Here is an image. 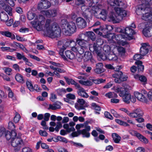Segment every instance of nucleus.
<instances>
[{
	"mask_svg": "<svg viewBox=\"0 0 152 152\" xmlns=\"http://www.w3.org/2000/svg\"><path fill=\"white\" fill-rule=\"evenodd\" d=\"M35 16V14L31 11L27 13L28 20H31L35 17L34 20L31 21V23L37 31H43L48 36L52 38L60 36L61 30L56 23L50 19H47L45 23V18L41 15Z\"/></svg>",
	"mask_w": 152,
	"mask_h": 152,
	"instance_id": "f257e3e1",
	"label": "nucleus"
},
{
	"mask_svg": "<svg viewBox=\"0 0 152 152\" xmlns=\"http://www.w3.org/2000/svg\"><path fill=\"white\" fill-rule=\"evenodd\" d=\"M107 3L114 9V12L108 16L109 21L114 23H119L126 16L127 12L123 9L126 7V5L121 0H108Z\"/></svg>",
	"mask_w": 152,
	"mask_h": 152,
	"instance_id": "f03ea898",
	"label": "nucleus"
},
{
	"mask_svg": "<svg viewBox=\"0 0 152 152\" xmlns=\"http://www.w3.org/2000/svg\"><path fill=\"white\" fill-rule=\"evenodd\" d=\"M115 31L121 33V34L116 35L113 34V42H117L119 45L122 46H124L127 44V42L124 39L127 40L133 39V35L135 33L134 31L129 26L125 28H117Z\"/></svg>",
	"mask_w": 152,
	"mask_h": 152,
	"instance_id": "7ed1b4c3",
	"label": "nucleus"
},
{
	"mask_svg": "<svg viewBox=\"0 0 152 152\" xmlns=\"http://www.w3.org/2000/svg\"><path fill=\"white\" fill-rule=\"evenodd\" d=\"M87 38L88 37L86 32L80 34L79 37L76 39V42L79 46L72 47L71 48L72 50L75 53L76 55H80L84 53L85 49L88 45V41L86 40Z\"/></svg>",
	"mask_w": 152,
	"mask_h": 152,
	"instance_id": "20e7f679",
	"label": "nucleus"
},
{
	"mask_svg": "<svg viewBox=\"0 0 152 152\" xmlns=\"http://www.w3.org/2000/svg\"><path fill=\"white\" fill-rule=\"evenodd\" d=\"M94 4L89 3L88 7L85 5V4L82 5L81 9L83 13L88 14L89 12L91 14L97 16L99 10H101V8L95 7Z\"/></svg>",
	"mask_w": 152,
	"mask_h": 152,
	"instance_id": "39448f33",
	"label": "nucleus"
},
{
	"mask_svg": "<svg viewBox=\"0 0 152 152\" xmlns=\"http://www.w3.org/2000/svg\"><path fill=\"white\" fill-rule=\"evenodd\" d=\"M76 44L75 42L73 40H69L66 42L65 45L64 44L62 41H59L58 43V47L60 49L59 53L61 57L64 60L66 59V57L64 55V52L67 47L70 46L72 47V46Z\"/></svg>",
	"mask_w": 152,
	"mask_h": 152,
	"instance_id": "423d86ee",
	"label": "nucleus"
},
{
	"mask_svg": "<svg viewBox=\"0 0 152 152\" xmlns=\"http://www.w3.org/2000/svg\"><path fill=\"white\" fill-rule=\"evenodd\" d=\"M62 28L63 32L67 35L74 33L77 29L75 23L72 22L63 24Z\"/></svg>",
	"mask_w": 152,
	"mask_h": 152,
	"instance_id": "0eeeda50",
	"label": "nucleus"
},
{
	"mask_svg": "<svg viewBox=\"0 0 152 152\" xmlns=\"http://www.w3.org/2000/svg\"><path fill=\"white\" fill-rule=\"evenodd\" d=\"M93 31L97 34L102 36L103 37L107 39L108 40L112 42H113V34H104V29L102 26L100 27L99 28L94 29Z\"/></svg>",
	"mask_w": 152,
	"mask_h": 152,
	"instance_id": "6e6552de",
	"label": "nucleus"
},
{
	"mask_svg": "<svg viewBox=\"0 0 152 152\" xmlns=\"http://www.w3.org/2000/svg\"><path fill=\"white\" fill-rule=\"evenodd\" d=\"M122 86L123 87L114 86L112 89L118 93L120 96H122L126 94V92L129 88V86L128 85L124 83L123 84Z\"/></svg>",
	"mask_w": 152,
	"mask_h": 152,
	"instance_id": "1a4fd4ad",
	"label": "nucleus"
},
{
	"mask_svg": "<svg viewBox=\"0 0 152 152\" xmlns=\"http://www.w3.org/2000/svg\"><path fill=\"white\" fill-rule=\"evenodd\" d=\"M23 141L22 139L18 137H17L16 136L12 138L11 140V144L12 146L14 147H16L17 150L20 149L21 146L23 145Z\"/></svg>",
	"mask_w": 152,
	"mask_h": 152,
	"instance_id": "9d476101",
	"label": "nucleus"
},
{
	"mask_svg": "<svg viewBox=\"0 0 152 152\" xmlns=\"http://www.w3.org/2000/svg\"><path fill=\"white\" fill-rule=\"evenodd\" d=\"M89 48L91 52H95L98 56H100V54L102 53V47L100 46L97 45L95 43L90 44L89 45Z\"/></svg>",
	"mask_w": 152,
	"mask_h": 152,
	"instance_id": "9b49d317",
	"label": "nucleus"
},
{
	"mask_svg": "<svg viewBox=\"0 0 152 152\" xmlns=\"http://www.w3.org/2000/svg\"><path fill=\"white\" fill-rule=\"evenodd\" d=\"M149 7V4L143 3L140 5L136 10V12L137 15H142L146 12Z\"/></svg>",
	"mask_w": 152,
	"mask_h": 152,
	"instance_id": "f8f14e48",
	"label": "nucleus"
},
{
	"mask_svg": "<svg viewBox=\"0 0 152 152\" xmlns=\"http://www.w3.org/2000/svg\"><path fill=\"white\" fill-rule=\"evenodd\" d=\"M112 42H111L110 41L109 42L110 43H113L117 44V45L116 46L114 45L113 47L114 49H113V52H115L117 53V52L118 51L119 55L122 56L124 55L125 53V49L122 47H119V46H117L118 45H119L117 42L115 43L114 42L111 41Z\"/></svg>",
	"mask_w": 152,
	"mask_h": 152,
	"instance_id": "ddd939ff",
	"label": "nucleus"
},
{
	"mask_svg": "<svg viewBox=\"0 0 152 152\" xmlns=\"http://www.w3.org/2000/svg\"><path fill=\"white\" fill-rule=\"evenodd\" d=\"M77 78L81 80L79 81L80 83L83 85L90 86L93 84V83L91 81L88 80H85L86 77L84 75H81L78 76Z\"/></svg>",
	"mask_w": 152,
	"mask_h": 152,
	"instance_id": "4468645a",
	"label": "nucleus"
},
{
	"mask_svg": "<svg viewBox=\"0 0 152 152\" xmlns=\"http://www.w3.org/2000/svg\"><path fill=\"white\" fill-rule=\"evenodd\" d=\"M41 14L46 16L47 17H53L56 16L57 11L55 9L48 10H42L41 11Z\"/></svg>",
	"mask_w": 152,
	"mask_h": 152,
	"instance_id": "2eb2a0df",
	"label": "nucleus"
},
{
	"mask_svg": "<svg viewBox=\"0 0 152 152\" xmlns=\"http://www.w3.org/2000/svg\"><path fill=\"white\" fill-rule=\"evenodd\" d=\"M141 45L140 52L142 55L144 56L148 53L150 46L148 43H142Z\"/></svg>",
	"mask_w": 152,
	"mask_h": 152,
	"instance_id": "dca6fc26",
	"label": "nucleus"
},
{
	"mask_svg": "<svg viewBox=\"0 0 152 152\" xmlns=\"http://www.w3.org/2000/svg\"><path fill=\"white\" fill-rule=\"evenodd\" d=\"M143 115V113L140 109H136L134 110L131 113H129L128 115L132 118H137L140 117Z\"/></svg>",
	"mask_w": 152,
	"mask_h": 152,
	"instance_id": "f3484780",
	"label": "nucleus"
},
{
	"mask_svg": "<svg viewBox=\"0 0 152 152\" xmlns=\"http://www.w3.org/2000/svg\"><path fill=\"white\" fill-rule=\"evenodd\" d=\"M130 133L132 135L136 136L140 141L143 143H147L148 142V141L147 139L136 131L132 130L130 132Z\"/></svg>",
	"mask_w": 152,
	"mask_h": 152,
	"instance_id": "a211bd4d",
	"label": "nucleus"
},
{
	"mask_svg": "<svg viewBox=\"0 0 152 152\" xmlns=\"http://www.w3.org/2000/svg\"><path fill=\"white\" fill-rule=\"evenodd\" d=\"M123 99L125 103H129L130 101L134 102L136 101V99L133 96H131L130 94H126L123 96Z\"/></svg>",
	"mask_w": 152,
	"mask_h": 152,
	"instance_id": "6ab92c4d",
	"label": "nucleus"
},
{
	"mask_svg": "<svg viewBox=\"0 0 152 152\" xmlns=\"http://www.w3.org/2000/svg\"><path fill=\"white\" fill-rule=\"evenodd\" d=\"M142 33L145 36L149 37L152 35V23L148 26L145 27L143 30Z\"/></svg>",
	"mask_w": 152,
	"mask_h": 152,
	"instance_id": "aec40b11",
	"label": "nucleus"
},
{
	"mask_svg": "<svg viewBox=\"0 0 152 152\" xmlns=\"http://www.w3.org/2000/svg\"><path fill=\"white\" fill-rule=\"evenodd\" d=\"M76 23L78 27L80 28H85L87 26L86 20L81 17H78L76 19Z\"/></svg>",
	"mask_w": 152,
	"mask_h": 152,
	"instance_id": "412c9836",
	"label": "nucleus"
},
{
	"mask_svg": "<svg viewBox=\"0 0 152 152\" xmlns=\"http://www.w3.org/2000/svg\"><path fill=\"white\" fill-rule=\"evenodd\" d=\"M50 2L46 0H42L39 4L38 7L39 9H47L50 6Z\"/></svg>",
	"mask_w": 152,
	"mask_h": 152,
	"instance_id": "4be33fe9",
	"label": "nucleus"
},
{
	"mask_svg": "<svg viewBox=\"0 0 152 152\" xmlns=\"http://www.w3.org/2000/svg\"><path fill=\"white\" fill-rule=\"evenodd\" d=\"M134 95L139 101L144 103H147L148 102V99L142 94L136 91L134 92Z\"/></svg>",
	"mask_w": 152,
	"mask_h": 152,
	"instance_id": "5701e85b",
	"label": "nucleus"
},
{
	"mask_svg": "<svg viewBox=\"0 0 152 152\" xmlns=\"http://www.w3.org/2000/svg\"><path fill=\"white\" fill-rule=\"evenodd\" d=\"M134 95L139 101L144 103H147L148 102V99L142 94L136 91L134 92Z\"/></svg>",
	"mask_w": 152,
	"mask_h": 152,
	"instance_id": "b1692460",
	"label": "nucleus"
},
{
	"mask_svg": "<svg viewBox=\"0 0 152 152\" xmlns=\"http://www.w3.org/2000/svg\"><path fill=\"white\" fill-rule=\"evenodd\" d=\"M77 88L78 89L77 93L79 96L85 98H87L89 97V95L86 92V90L80 85L79 87H77Z\"/></svg>",
	"mask_w": 152,
	"mask_h": 152,
	"instance_id": "393cba45",
	"label": "nucleus"
},
{
	"mask_svg": "<svg viewBox=\"0 0 152 152\" xmlns=\"http://www.w3.org/2000/svg\"><path fill=\"white\" fill-rule=\"evenodd\" d=\"M0 7L4 9L5 11L8 13L9 15H12V9L11 7L7 5V4L4 2L0 3Z\"/></svg>",
	"mask_w": 152,
	"mask_h": 152,
	"instance_id": "a878e982",
	"label": "nucleus"
},
{
	"mask_svg": "<svg viewBox=\"0 0 152 152\" xmlns=\"http://www.w3.org/2000/svg\"><path fill=\"white\" fill-rule=\"evenodd\" d=\"M96 68L94 70L95 73L97 74H100L104 72L103 64L101 63H98L96 64Z\"/></svg>",
	"mask_w": 152,
	"mask_h": 152,
	"instance_id": "bb28decb",
	"label": "nucleus"
},
{
	"mask_svg": "<svg viewBox=\"0 0 152 152\" xmlns=\"http://www.w3.org/2000/svg\"><path fill=\"white\" fill-rule=\"evenodd\" d=\"M17 135V133L15 130L12 131L11 132L7 131L5 132V136L7 140H9L12 138H14Z\"/></svg>",
	"mask_w": 152,
	"mask_h": 152,
	"instance_id": "cd10ccee",
	"label": "nucleus"
},
{
	"mask_svg": "<svg viewBox=\"0 0 152 152\" xmlns=\"http://www.w3.org/2000/svg\"><path fill=\"white\" fill-rule=\"evenodd\" d=\"M122 74V72L118 71L116 72L113 75V77L115 78L114 80L115 82L120 83V78Z\"/></svg>",
	"mask_w": 152,
	"mask_h": 152,
	"instance_id": "c85d7f7f",
	"label": "nucleus"
},
{
	"mask_svg": "<svg viewBox=\"0 0 152 152\" xmlns=\"http://www.w3.org/2000/svg\"><path fill=\"white\" fill-rule=\"evenodd\" d=\"M66 98H64L65 102L69 103L70 100H74L76 98L75 96L73 94L69 93L66 95Z\"/></svg>",
	"mask_w": 152,
	"mask_h": 152,
	"instance_id": "c756f323",
	"label": "nucleus"
},
{
	"mask_svg": "<svg viewBox=\"0 0 152 152\" xmlns=\"http://www.w3.org/2000/svg\"><path fill=\"white\" fill-rule=\"evenodd\" d=\"M115 52H113V49L112 51L108 54V59L109 60L116 61L117 59V57L116 56Z\"/></svg>",
	"mask_w": 152,
	"mask_h": 152,
	"instance_id": "7c9ffc66",
	"label": "nucleus"
},
{
	"mask_svg": "<svg viewBox=\"0 0 152 152\" xmlns=\"http://www.w3.org/2000/svg\"><path fill=\"white\" fill-rule=\"evenodd\" d=\"M104 29V34H107L108 33V31H112L113 29V27L112 26L108 25H105L102 26Z\"/></svg>",
	"mask_w": 152,
	"mask_h": 152,
	"instance_id": "2f4dec72",
	"label": "nucleus"
},
{
	"mask_svg": "<svg viewBox=\"0 0 152 152\" xmlns=\"http://www.w3.org/2000/svg\"><path fill=\"white\" fill-rule=\"evenodd\" d=\"M65 54L66 56L70 59H73L75 58V54L71 51L66 50L65 52Z\"/></svg>",
	"mask_w": 152,
	"mask_h": 152,
	"instance_id": "473e14b6",
	"label": "nucleus"
},
{
	"mask_svg": "<svg viewBox=\"0 0 152 152\" xmlns=\"http://www.w3.org/2000/svg\"><path fill=\"white\" fill-rule=\"evenodd\" d=\"M112 135L114 142L116 143H119L121 139V137L117 134L115 133H113Z\"/></svg>",
	"mask_w": 152,
	"mask_h": 152,
	"instance_id": "72a5a7b5",
	"label": "nucleus"
},
{
	"mask_svg": "<svg viewBox=\"0 0 152 152\" xmlns=\"http://www.w3.org/2000/svg\"><path fill=\"white\" fill-rule=\"evenodd\" d=\"M66 82L68 84H71L72 85H74L76 88H77V87H79V86L80 85L78 83L76 82L73 80L71 79L66 78Z\"/></svg>",
	"mask_w": 152,
	"mask_h": 152,
	"instance_id": "f704fd0d",
	"label": "nucleus"
},
{
	"mask_svg": "<svg viewBox=\"0 0 152 152\" xmlns=\"http://www.w3.org/2000/svg\"><path fill=\"white\" fill-rule=\"evenodd\" d=\"M114 45H113L110 48V46L108 45H105L103 47L102 49V50L104 51V52L106 53V54H108L111 52L110 51L111 50H112L114 49L113 47Z\"/></svg>",
	"mask_w": 152,
	"mask_h": 152,
	"instance_id": "c9c22d12",
	"label": "nucleus"
},
{
	"mask_svg": "<svg viewBox=\"0 0 152 152\" xmlns=\"http://www.w3.org/2000/svg\"><path fill=\"white\" fill-rule=\"evenodd\" d=\"M86 34L87 35L88 38H90L93 41L95 40L96 36L93 32L91 31L86 32Z\"/></svg>",
	"mask_w": 152,
	"mask_h": 152,
	"instance_id": "e433bc0d",
	"label": "nucleus"
},
{
	"mask_svg": "<svg viewBox=\"0 0 152 152\" xmlns=\"http://www.w3.org/2000/svg\"><path fill=\"white\" fill-rule=\"evenodd\" d=\"M78 132L79 134H82L83 137H89L90 136V134L85 129L82 130H79Z\"/></svg>",
	"mask_w": 152,
	"mask_h": 152,
	"instance_id": "4c0bfd02",
	"label": "nucleus"
},
{
	"mask_svg": "<svg viewBox=\"0 0 152 152\" xmlns=\"http://www.w3.org/2000/svg\"><path fill=\"white\" fill-rule=\"evenodd\" d=\"M135 63L137 65V69L138 72H142L144 69V66L142 64V62L141 61H137Z\"/></svg>",
	"mask_w": 152,
	"mask_h": 152,
	"instance_id": "58836bf2",
	"label": "nucleus"
},
{
	"mask_svg": "<svg viewBox=\"0 0 152 152\" xmlns=\"http://www.w3.org/2000/svg\"><path fill=\"white\" fill-rule=\"evenodd\" d=\"M0 18L1 21L5 22L9 19L8 15L4 12L0 13Z\"/></svg>",
	"mask_w": 152,
	"mask_h": 152,
	"instance_id": "ea45409f",
	"label": "nucleus"
},
{
	"mask_svg": "<svg viewBox=\"0 0 152 152\" xmlns=\"http://www.w3.org/2000/svg\"><path fill=\"white\" fill-rule=\"evenodd\" d=\"M134 77L137 79H139L141 82H145L147 81L146 78L143 75H136L134 76Z\"/></svg>",
	"mask_w": 152,
	"mask_h": 152,
	"instance_id": "a19ab883",
	"label": "nucleus"
},
{
	"mask_svg": "<svg viewBox=\"0 0 152 152\" xmlns=\"http://www.w3.org/2000/svg\"><path fill=\"white\" fill-rule=\"evenodd\" d=\"M92 58L91 53L89 51H86L84 55L83 58L86 61H88Z\"/></svg>",
	"mask_w": 152,
	"mask_h": 152,
	"instance_id": "79ce46f5",
	"label": "nucleus"
},
{
	"mask_svg": "<svg viewBox=\"0 0 152 152\" xmlns=\"http://www.w3.org/2000/svg\"><path fill=\"white\" fill-rule=\"evenodd\" d=\"M105 96L108 98H116L118 96L117 94L114 92H109L105 95Z\"/></svg>",
	"mask_w": 152,
	"mask_h": 152,
	"instance_id": "37998d69",
	"label": "nucleus"
},
{
	"mask_svg": "<svg viewBox=\"0 0 152 152\" xmlns=\"http://www.w3.org/2000/svg\"><path fill=\"white\" fill-rule=\"evenodd\" d=\"M99 17L104 20H105L107 18V12L104 10H102L101 12L99 13Z\"/></svg>",
	"mask_w": 152,
	"mask_h": 152,
	"instance_id": "c03bdc74",
	"label": "nucleus"
},
{
	"mask_svg": "<svg viewBox=\"0 0 152 152\" xmlns=\"http://www.w3.org/2000/svg\"><path fill=\"white\" fill-rule=\"evenodd\" d=\"M63 128L66 129V131L68 132H70L72 131H73L75 130L74 127H70L68 124H65L63 125Z\"/></svg>",
	"mask_w": 152,
	"mask_h": 152,
	"instance_id": "a18cd8bd",
	"label": "nucleus"
},
{
	"mask_svg": "<svg viewBox=\"0 0 152 152\" xmlns=\"http://www.w3.org/2000/svg\"><path fill=\"white\" fill-rule=\"evenodd\" d=\"M26 84L28 88L30 91H33L34 90V87L31 82L30 80H27Z\"/></svg>",
	"mask_w": 152,
	"mask_h": 152,
	"instance_id": "49530a36",
	"label": "nucleus"
},
{
	"mask_svg": "<svg viewBox=\"0 0 152 152\" xmlns=\"http://www.w3.org/2000/svg\"><path fill=\"white\" fill-rule=\"evenodd\" d=\"M15 79L16 80L19 82L22 83L23 81V76L19 73L17 74L15 76Z\"/></svg>",
	"mask_w": 152,
	"mask_h": 152,
	"instance_id": "de8ad7c7",
	"label": "nucleus"
},
{
	"mask_svg": "<svg viewBox=\"0 0 152 152\" xmlns=\"http://www.w3.org/2000/svg\"><path fill=\"white\" fill-rule=\"evenodd\" d=\"M141 18L145 21L149 20V13L145 12L142 16Z\"/></svg>",
	"mask_w": 152,
	"mask_h": 152,
	"instance_id": "09e8293b",
	"label": "nucleus"
},
{
	"mask_svg": "<svg viewBox=\"0 0 152 152\" xmlns=\"http://www.w3.org/2000/svg\"><path fill=\"white\" fill-rule=\"evenodd\" d=\"M115 122L118 124L120 125H123L124 126H128L129 125L126 122L123 121L121 120L118 119L115 120Z\"/></svg>",
	"mask_w": 152,
	"mask_h": 152,
	"instance_id": "8fccbe9b",
	"label": "nucleus"
},
{
	"mask_svg": "<svg viewBox=\"0 0 152 152\" xmlns=\"http://www.w3.org/2000/svg\"><path fill=\"white\" fill-rule=\"evenodd\" d=\"M0 34L3 36H5L7 37H10L12 36L11 33L7 31H0Z\"/></svg>",
	"mask_w": 152,
	"mask_h": 152,
	"instance_id": "3c124183",
	"label": "nucleus"
},
{
	"mask_svg": "<svg viewBox=\"0 0 152 152\" xmlns=\"http://www.w3.org/2000/svg\"><path fill=\"white\" fill-rule=\"evenodd\" d=\"M18 46L19 47L23 50H25V48L22 44H18L16 42H14L13 44H11L10 45L13 47H15V45Z\"/></svg>",
	"mask_w": 152,
	"mask_h": 152,
	"instance_id": "603ef678",
	"label": "nucleus"
},
{
	"mask_svg": "<svg viewBox=\"0 0 152 152\" xmlns=\"http://www.w3.org/2000/svg\"><path fill=\"white\" fill-rule=\"evenodd\" d=\"M105 80L102 79H94L93 83L96 84H99L103 83L105 82Z\"/></svg>",
	"mask_w": 152,
	"mask_h": 152,
	"instance_id": "864d4df0",
	"label": "nucleus"
},
{
	"mask_svg": "<svg viewBox=\"0 0 152 152\" xmlns=\"http://www.w3.org/2000/svg\"><path fill=\"white\" fill-rule=\"evenodd\" d=\"M20 115L18 113H16L15 115L14 118V121L16 123L18 122L20 120Z\"/></svg>",
	"mask_w": 152,
	"mask_h": 152,
	"instance_id": "5fc2aeb1",
	"label": "nucleus"
},
{
	"mask_svg": "<svg viewBox=\"0 0 152 152\" xmlns=\"http://www.w3.org/2000/svg\"><path fill=\"white\" fill-rule=\"evenodd\" d=\"M75 108L78 110L83 109L84 108L83 106H82L79 102H77L75 104Z\"/></svg>",
	"mask_w": 152,
	"mask_h": 152,
	"instance_id": "6e6d98bb",
	"label": "nucleus"
},
{
	"mask_svg": "<svg viewBox=\"0 0 152 152\" xmlns=\"http://www.w3.org/2000/svg\"><path fill=\"white\" fill-rule=\"evenodd\" d=\"M100 56H98L103 60H104L108 59V54L106 53L102 54V53L100 55Z\"/></svg>",
	"mask_w": 152,
	"mask_h": 152,
	"instance_id": "4d7b16f0",
	"label": "nucleus"
},
{
	"mask_svg": "<svg viewBox=\"0 0 152 152\" xmlns=\"http://www.w3.org/2000/svg\"><path fill=\"white\" fill-rule=\"evenodd\" d=\"M91 106L92 108L95 110L100 111L101 110V108L99 106L97 105L95 103H92Z\"/></svg>",
	"mask_w": 152,
	"mask_h": 152,
	"instance_id": "13d9d810",
	"label": "nucleus"
},
{
	"mask_svg": "<svg viewBox=\"0 0 152 152\" xmlns=\"http://www.w3.org/2000/svg\"><path fill=\"white\" fill-rule=\"evenodd\" d=\"M143 56L140 53V54H136L134 56L133 58L134 60L137 61L142 59Z\"/></svg>",
	"mask_w": 152,
	"mask_h": 152,
	"instance_id": "bf43d9fd",
	"label": "nucleus"
},
{
	"mask_svg": "<svg viewBox=\"0 0 152 152\" xmlns=\"http://www.w3.org/2000/svg\"><path fill=\"white\" fill-rule=\"evenodd\" d=\"M1 50L4 51H9L10 52H12L15 50V49H11L9 47H1Z\"/></svg>",
	"mask_w": 152,
	"mask_h": 152,
	"instance_id": "052dcab7",
	"label": "nucleus"
},
{
	"mask_svg": "<svg viewBox=\"0 0 152 152\" xmlns=\"http://www.w3.org/2000/svg\"><path fill=\"white\" fill-rule=\"evenodd\" d=\"M3 69L7 74L9 75H11V73L12 71V69L11 68L7 67H5L4 69Z\"/></svg>",
	"mask_w": 152,
	"mask_h": 152,
	"instance_id": "680f3d73",
	"label": "nucleus"
},
{
	"mask_svg": "<svg viewBox=\"0 0 152 152\" xmlns=\"http://www.w3.org/2000/svg\"><path fill=\"white\" fill-rule=\"evenodd\" d=\"M8 128L12 131L14 130L15 128V126L14 124L12 122H10L8 124Z\"/></svg>",
	"mask_w": 152,
	"mask_h": 152,
	"instance_id": "e2e57ef3",
	"label": "nucleus"
},
{
	"mask_svg": "<svg viewBox=\"0 0 152 152\" xmlns=\"http://www.w3.org/2000/svg\"><path fill=\"white\" fill-rule=\"evenodd\" d=\"M41 125L43 127V129L45 130H48V127L46 125V121L43 120L42 121Z\"/></svg>",
	"mask_w": 152,
	"mask_h": 152,
	"instance_id": "0e129e2a",
	"label": "nucleus"
},
{
	"mask_svg": "<svg viewBox=\"0 0 152 152\" xmlns=\"http://www.w3.org/2000/svg\"><path fill=\"white\" fill-rule=\"evenodd\" d=\"M85 1L84 0H75V4L77 5H82L85 4Z\"/></svg>",
	"mask_w": 152,
	"mask_h": 152,
	"instance_id": "69168bd1",
	"label": "nucleus"
},
{
	"mask_svg": "<svg viewBox=\"0 0 152 152\" xmlns=\"http://www.w3.org/2000/svg\"><path fill=\"white\" fill-rule=\"evenodd\" d=\"M96 45H97L100 46L102 45L104 43L102 39H101L99 38L97 39L96 41Z\"/></svg>",
	"mask_w": 152,
	"mask_h": 152,
	"instance_id": "338daca9",
	"label": "nucleus"
},
{
	"mask_svg": "<svg viewBox=\"0 0 152 152\" xmlns=\"http://www.w3.org/2000/svg\"><path fill=\"white\" fill-rule=\"evenodd\" d=\"M147 98L151 100L152 101V89L150 90L147 93Z\"/></svg>",
	"mask_w": 152,
	"mask_h": 152,
	"instance_id": "774afa93",
	"label": "nucleus"
}]
</instances>
